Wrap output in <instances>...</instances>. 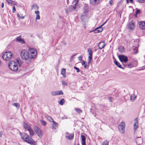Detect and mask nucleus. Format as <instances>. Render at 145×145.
<instances>
[{
    "mask_svg": "<svg viewBox=\"0 0 145 145\" xmlns=\"http://www.w3.org/2000/svg\"><path fill=\"white\" fill-rule=\"evenodd\" d=\"M65 72H66V69L64 68L61 71V74L65 77L66 76L65 75Z\"/></svg>",
    "mask_w": 145,
    "mask_h": 145,
    "instance_id": "27",
    "label": "nucleus"
},
{
    "mask_svg": "<svg viewBox=\"0 0 145 145\" xmlns=\"http://www.w3.org/2000/svg\"><path fill=\"white\" fill-rule=\"evenodd\" d=\"M16 8H15V7L14 6L13 7V8H12V12L13 13H14L15 12V11H16Z\"/></svg>",
    "mask_w": 145,
    "mask_h": 145,
    "instance_id": "52",
    "label": "nucleus"
},
{
    "mask_svg": "<svg viewBox=\"0 0 145 145\" xmlns=\"http://www.w3.org/2000/svg\"><path fill=\"white\" fill-rule=\"evenodd\" d=\"M40 18V17L39 15V14L37 15V16L36 18V20H39Z\"/></svg>",
    "mask_w": 145,
    "mask_h": 145,
    "instance_id": "53",
    "label": "nucleus"
},
{
    "mask_svg": "<svg viewBox=\"0 0 145 145\" xmlns=\"http://www.w3.org/2000/svg\"><path fill=\"white\" fill-rule=\"evenodd\" d=\"M140 3H145V0H137Z\"/></svg>",
    "mask_w": 145,
    "mask_h": 145,
    "instance_id": "50",
    "label": "nucleus"
},
{
    "mask_svg": "<svg viewBox=\"0 0 145 145\" xmlns=\"http://www.w3.org/2000/svg\"><path fill=\"white\" fill-rule=\"evenodd\" d=\"M62 83L63 85H65L66 86H67L68 85L67 83L64 81H62Z\"/></svg>",
    "mask_w": 145,
    "mask_h": 145,
    "instance_id": "48",
    "label": "nucleus"
},
{
    "mask_svg": "<svg viewBox=\"0 0 145 145\" xmlns=\"http://www.w3.org/2000/svg\"><path fill=\"white\" fill-rule=\"evenodd\" d=\"M140 12V10L138 9H136V12L135 13L136 16L137 14H139Z\"/></svg>",
    "mask_w": 145,
    "mask_h": 145,
    "instance_id": "47",
    "label": "nucleus"
},
{
    "mask_svg": "<svg viewBox=\"0 0 145 145\" xmlns=\"http://www.w3.org/2000/svg\"><path fill=\"white\" fill-rule=\"evenodd\" d=\"M4 6V3L3 2L1 3V7L2 8H3Z\"/></svg>",
    "mask_w": 145,
    "mask_h": 145,
    "instance_id": "59",
    "label": "nucleus"
},
{
    "mask_svg": "<svg viewBox=\"0 0 145 145\" xmlns=\"http://www.w3.org/2000/svg\"><path fill=\"white\" fill-rule=\"evenodd\" d=\"M6 56L7 57V60H9L10 59L12 58L13 55L11 52H5Z\"/></svg>",
    "mask_w": 145,
    "mask_h": 145,
    "instance_id": "10",
    "label": "nucleus"
},
{
    "mask_svg": "<svg viewBox=\"0 0 145 145\" xmlns=\"http://www.w3.org/2000/svg\"><path fill=\"white\" fill-rule=\"evenodd\" d=\"M99 28L97 27V28L95 29H94L93 30L91 31V32L93 31L94 33H100L101 32V30L100 31V30H99L98 29ZM100 30H101V29H100Z\"/></svg>",
    "mask_w": 145,
    "mask_h": 145,
    "instance_id": "28",
    "label": "nucleus"
},
{
    "mask_svg": "<svg viewBox=\"0 0 145 145\" xmlns=\"http://www.w3.org/2000/svg\"><path fill=\"white\" fill-rule=\"evenodd\" d=\"M129 1L128 0H126V3L127 4H128L129 3Z\"/></svg>",
    "mask_w": 145,
    "mask_h": 145,
    "instance_id": "63",
    "label": "nucleus"
},
{
    "mask_svg": "<svg viewBox=\"0 0 145 145\" xmlns=\"http://www.w3.org/2000/svg\"><path fill=\"white\" fill-rule=\"evenodd\" d=\"M82 65H84L85 64V62L84 60H82Z\"/></svg>",
    "mask_w": 145,
    "mask_h": 145,
    "instance_id": "56",
    "label": "nucleus"
},
{
    "mask_svg": "<svg viewBox=\"0 0 145 145\" xmlns=\"http://www.w3.org/2000/svg\"><path fill=\"white\" fill-rule=\"evenodd\" d=\"M119 51L121 53H123L124 52V48L123 47H120L119 48Z\"/></svg>",
    "mask_w": 145,
    "mask_h": 145,
    "instance_id": "33",
    "label": "nucleus"
},
{
    "mask_svg": "<svg viewBox=\"0 0 145 145\" xmlns=\"http://www.w3.org/2000/svg\"><path fill=\"white\" fill-rule=\"evenodd\" d=\"M118 57L120 61L122 62L126 63L128 60L127 56H125L124 55H119Z\"/></svg>",
    "mask_w": 145,
    "mask_h": 145,
    "instance_id": "4",
    "label": "nucleus"
},
{
    "mask_svg": "<svg viewBox=\"0 0 145 145\" xmlns=\"http://www.w3.org/2000/svg\"><path fill=\"white\" fill-rule=\"evenodd\" d=\"M27 139H26L25 140L27 142L31 145H36V142L31 137L29 138V136L28 138H27Z\"/></svg>",
    "mask_w": 145,
    "mask_h": 145,
    "instance_id": "6",
    "label": "nucleus"
},
{
    "mask_svg": "<svg viewBox=\"0 0 145 145\" xmlns=\"http://www.w3.org/2000/svg\"><path fill=\"white\" fill-rule=\"evenodd\" d=\"M114 63L118 67L121 69H123V68L122 67L121 65L120 64V63L116 60L114 61Z\"/></svg>",
    "mask_w": 145,
    "mask_h": 145,
    "instance_id": "22",
    "label": "nucleus"
},
{
    "mask_svg": "<svg viewBox=\"0 0 145 145\" xmlns=\"http://www.w3.org/2000/svg\"><path fill=\"white\" fill-rule=\"evenodd\" d=\"M30 53V59H35L36 56L37 54V51L36 49L32 48H29L28 49Z\"/></svg>",
    "mask_w": 145,
    "mask_h": 145,
    "instance_id": "2",
    "label": "nucleus"
},
{
    "mask_svg": "<svg viewBox=\"0 0 145 145\" xmlns=\"http://www.w3.org/2000/svg\"><path fill=\"white\" fill-rule=\"evenodd\" d=\"M75 110L77 112L79 113H81L82 112V111L79 109L76 108Z\"/></svg>",
    "mask_w": 145,
    "mask_h": 145,
    "instance_id": "45",
    "label": "nucleus"
},
{
    "mask_svg": "<svg viewBox=\"0 0 145 145\" xmlns=\"http://www.w3.org/2000/svg\"><path fill=\"white\" fill-rule=\"evenodd\" d=\"M107 20L101 26L97 27L99 28L98 29L99 30L101 31L100 29H101V32L103 30V27H102V26H103L106 24V23L107 22Z\"/></svg>",
    "mask_w": 145,
    "mask_h": 145,
    "instance_id": "25",
    "label": "nucleus"
},
{
    "mask_svg": "<svg viewBox=\"0 0 145 145\" xmlns=\"http://www.w3.org/2000/svg\"><path fill=\"white\" fill-rule=\"evenodd\" d=\"M74 68L75 69H76L77 70L76 72H80V70L79 68L77 67H74Z\"/></svg>",
    "mask_w": 145,
    "mask_h": 145,
    "instance_id": "49",
    "label": "nucleus"
},
{
    "mask_svg": "<svg viewBox=\"0 0 145 145\" xmlns=\"http://www.w3.org/2000/svg\"><path fill=\"white\" fill-rule=\"evenodd\" d=\"M108 100H109L110 102L112 101V97H108Z\"/></svg>",
    "mask_w": 145,
    "mask_h": 145,
    "instance_id": "57",
    "label": "nucleus"
},
{
    "mask_svg": "<svg viewBox=\"0 0 145 145\" xmlns=\"http://www.w3.org/2000/svg\"><path fill=\"white\" fill-rule=\"evenodd\" d=\"M88 14H84V13H83L81 16V19L82 21H85L86 19L87 16L86 15Z\"/></svg>",
    "mask_w": 145,
    "mask_h": 145,
    "instance_id": "20",
    "label": "nucleus"
},
{
    "mask_svg": "<svg viewBox=\"0 0 145 145\" xmlns=\"http://www.w3.org/2000/svg\"><path fill=\"white\" fill-rule=\"evenodd\" d=\"M21 37V35H20L19 37H17L16 38V41L22 44H24L25 43V41L24 39L22 38Z\"/></svg>",
    "mask_w": 145,
    "mask_h": 145,
    "instance_id": "9",
    "label": "nucleus"
},
{
    "mask_svg": "<svg viewBox=\"0 0 145 145\" xmlns=\"http://www.w3.org/2000/svg\"><path fill=\"white\" fill-rule=\"evenodd\" d=\"M2 57L4 60L8 61V60H7V57L6 56V55L5 53L3 55Z\"/></svg>",
    "mask_w": 145,
    "mask_h": 145,
    "instance_id": "36",
    "label": "nucleus"
},
{
    "mask_svg": "<svg viewBox=\"0 0 145 145\" xmlns=\"http://www.w3.org/2000/svg\"><path fill=\"white\" fill-rule=\"evenodd\" d=\"M8 3V4H10L12 5H16L15 3V2L12 0H5Z\"/></svg>",
    "mask_w": 145,
    "mask_h": 145,
    "instance_id": "26",
    "label": "nucleus"
},
{
    "mask_svg": "<svg viewBox=\"0 0 145 145\" xmlns=\"http://www.w3.org/2000/svg\"><path fill=\"white\" fill-rule=\"evenodd\" d=\"M53 124L52 125V127L54 129H56L58 127V124L57 123L53 121Z\"/></svg>",
    "mask_w": 145,
    "mask_h": 145,
    "instance_id": "24",
    "label": "nucleus"
},
{
    "mask_svg": "<svg viewBox=\"0 0 145 145\" xmlns=\"http://www.w3.org/2000/svg\"><path fill=\"white\" fill-rule=\"evenodd\" d=\"M82 57H83V56H80L78 57V59L80 61H81L82 60Z\"/></svg>",
    "mask_w": 145,
    "mask_h": 145,
    "instance_id": "51",
    "label": "nucleus"
},
{
    "mask_svg": "<svg viewBox=\"0 0 145 145\" xmlns=\"http://www.w3.org/2000/svg\"><path fill=\"white\" fill-rule=\"evenodd\" d=\"M139 28L141 29H145V22H139Z\"/></svg>",
    "mask_w": 145,
    "mask_h": 145,
    "instance_id": "14",
    "label": "nucleus"
},
{
    "mask_svg": "<svg viewBox=\"0 0 145 145\" xmlns=\"http://www.w3.org/2000/svg\"><path fill=\"white\" fill-rule=\"evenodd\" d=\"M32 7L36 10H37L39 9V7L36 4H33L32 5Z\"/></svg>",
    "mask_w": 145,
    "mask_h": 145,
    "instance_id": "31",
    "label": "nucleus"
},
{
    "mask_svg": "<svg viewBox=\"0 0 145 145\" xmlns=\"http://www.w3.org/2000/svg\"><path fill=\"white\" fill-rule=\"evenodd\" d=\"M3 134V132L2 131L0 132V137H2V135Z\"/></svg>",
    "mask_w": 145,
    "mask_h": 145,
    "instance_id": "60",
    "label": "nucleus"
},
{
    "mask_svg": "<svg viewBox=\"0 0 145 145\" xmlns=\"http://www.w3.org/2000/svg\"><path fill=\"white\" fill-rule=\"evenodd\" d=\"M78 0H77L76 3L73 5H72L69 7L68 8L69 12H71L74 10L76 8V5L78 2Z\"/></svg>",
    "mask_w": 145,
    "mask_h": 145,
    "instance_id": "8",
    "label": "nucleus"
},
{
    "mask_svg": "<svg viewBox=\"0 0 145 145\" xmlns=\"http://www.w3.org/2000/svg\"><path fill=\"white\" fill-rule=\"evenodd\" d=\"M17 16L19 18L21 19H23L24 18L25 16H20V14L18 13L17 14Z\"/></svg>",
    "mask_w": 145,
    "mask_h": 145,
    "instance_id": "43",
    "label": "nucleus"
},
{
    "mask_svg": "<svg viewBox=\"0 0 145 145\" xmlns=\"http://www.w3.org/2000/svg\"><path fill=\"white\" fill-rule=\"evenodd\" d=\"M2 63V62L1 61V60H0V66L1 65Z\"/></svg>",
    "mask_w": 145,
    "mask_h": 145,
    "instance_id": "64",
    "label": "nucleus"
},
{
    "mask_svg": "<svg viewBox=\"0 0 145 145\" xmlns=\"http://www.w3.org/2000/svg\"><path fill=\"white\" fill-rule=\"evenodd\" d=\"M74 137V133H72L68 135H66L65 138L71 140Z\"/></svg>",
    "mask_w": 145,
    "mask_h": 145,
    "instance_id": "19",
    "label": "nucleus"
},
{
    "mask_svg": "<svg viewBox=\"0 0 145 145\" xmlns=\"http://www.w3.org/2000/svg\"><path fill=\"white\" fill-rule=\"evenodd\" d=\"M17 63H18V64H19V66L20 67L21 66L22 63V62L21 60H20V59H18L17 60Z\"/></svg>",
    "mask_w": 145,
    "mask_h": 145,
    "instance_id": "39",
    "label": "nucleus"
},
{
    "mask_svg": "<svg viewBox=\"0 0 145 145\" xmlns=\"http://www.w3.org/2000/svg\"><path fill=\"white\" fill-rule=\"evenodd\" d=\"M135 121L136 122V123H134V125L135 126V127H134V128L135 129H136L138 127L137 125L138 124V123L137 122V118H136L135 119Z\"/></svg>",
    "mask_w": 145,
    "mask_h": 145,
    "instance_id": "35",
    "label": "nucleus"
},
{
    "mask_svg": "<svg viewBox=\"0 0 145 145\" xmlns=\"http://www.w3.org/2000/svg\"><path fill=\"white\" fill-rule=\"evenodd\" d=\"M133 49L134 51V53L135 54H136L137 53V52H138V49L136 47H134V46H133Z\"/></svg>",
    "mask_w": 145,
    "mask_h": 145,
    "instance_id": "34",
    "label": "nucleus"
},
{
    "mask_svg": "<svg viewBox=\"0 0 145 145\" xmlns=\"http://www.w3.org/2000/svg\"><path fill=\"white\" fill-rule=\"evenodd\" d=\"M65 102V101L63 99H61L59 102V103L61 105H63Z\"/></svg>",
    "mask_w": 145,
    "mask_h": 145,
    "instance_id": "37",
    "label": "nucleus"
},
{
    "mask_svg": "<svg viewBox=\"0 0 145 145\" xmlns=\"http://www.w3.org/2000/svg\"><path fill=\"white\" fill-rule=\"evenodd\" d=\"M81 143L82 145H86V138L84 135H81Z\"/></svg>",
    "mask_w": 145,
    "mask_h": 145,
    "instance_id": "12",
    "label": "nucleus"
},
{
    "mask_svg": "<svg viewBox=\"0 0 145 145\" xmlns=\"http://www.w3.org/2000/svg\"><path fill=\"white\" fill-rule=\"evenodd\" d=\"M84 67L85 69L87 68V65H86L85 64V65H84Z\"/></svg>",
    "mask_w": 145,
    "mask_h": 145,
    "instance_id": "61",
    "label": "nucleus"
},
{
    "mask_svg": "<svg viewBox=\"0 0 145 145\" xmlns=\"http://www.w3.org/2000/svg\"><path fill=\"white\" fill-rule=\"evenodd\" d=\"M99 2V0H90V3L92 5L98 4Z\"/></svg>",
    "mask_w": 145,
    "mask_h": 145,
    "instance_id": "21",
    "label": "nucleus"
},
{
    "mask_svg": "<svg viewBox=\"0 0 145 145\" xmlns=\"http://www.w3.org/2000/svg\"><path fill=\"white\" fill-rule=\"evenodd\" d=\"M46 117L47 118V119L50 121L52 122H53V121H54V120L51 117L48 115H47L46 116Z\"/></svg>",
    "mask_w": 145,
    "mask_h": 145,
    "instance_id": "29",
    "label": "nucleus"
},
{
    "mask_svg": "<svg viewBox=\"0 0 145 145\" xmlns=\"http://www.w3.org/2000/svg\"><path fill=\"white\" fill-rule=\"evenodd\" d=\"M23 127L27 131H28L30 129H31L30 126L27 123L24 122L23 123Z\"/></svg>",
    "mask_w": 145,
    "mask_h": 145,
    "instance_id": "18",
    "label": "nucleus"
},
{
    "mask_svg": "<svg viewBox=\"0 0 145 145\" xmlns=\"http://www.w3.org/2000/svg\"><path fill=\"white\" fill-rule=\"evenodd\" d=\"M15 62L14 61H9L8 63V66L9 68L11 70H12L13 66L15 65Z\"/></svg>",
    "mask_w": 145,
    "mask_h": 145,
    "instance_id": "11",
    "label": "nucleus"
},
{
    "mask_svg": "<svg viewBox=\"0 0 145 145\" xmlns=\"http://www.w3.org/2000/svg\"><path fill=\"white\" fill-rule=\"evenodd\" d=\"M13 67V68H12V71H16L18 70V67L16 63H15V65H14Z\"/></svg>",
    "mask_w": 145,
    "mask_h": 145,
    "instance_id": "23",
    "label": "nucleus"
},
{
    "mask_svg": "<svg viewBox=\"0 0 145 145\" xmlns=\"http://www.w3.org/2000/svg\"><path fill=\"white\" fill-rule=\"evenodd\" d=\"M57 95H63V92L62 91V90H60L59 91H57Z\"/></svg>",
    "mask_w": 145,
    "mask_h": 145,
    "instance_id": "41",
    "label": "nucleus"
},
{
    "mask_svg": "<svg viewBox=\"0 0 145 145\" xmlns=\"http://www.w3.org/2000/svg\"><path fill=\"white\" fill-rule=\"evenodd\" d=\"M28 131H29V134L31 136H32L33 135L34 132L31 129Z\"/></svg>",
    "mask_w": 145,
    "mask_h": 145,
    "instance_id": "32",
    "label": "nucleus"
},
{
    "mask_svg": "<svg viewBox=\"0 0 145 145\" xmlns=\"http://www.w3.org/2000/svg\"><path fill=\"white\" fill-rule=\"evenodd\" d=\"M101 108L103 109V110H105L106 109V107L104 105H102L101 106Z\"/></svg>",
    "mask_w": 145,
    "mask_h": 145,
    "instance_id": "46",
    "label": "nucleus"
},
{
    "mask_svg": "<svg viewBox=\"0 0 145 145\" xmlns=\"http://www.w3.org/2000/svg\"><path fill=\"white\" fill-rule=\"evenodd\" d=\"M35 129V132H36L37 135L40 138H41L42 135V132L41 129L37 127H36Z\"/></svg>",
    "mask_w": 145,
    "mask_h": 145,
    "instance_id": "7",
    "label": "nucleus"
},
{
    "mask_svg": "<svg viewBox=\"0 0 145 145\" xmlns=\"http://www.w3.org/2000/svg\"><path fill=\"white\" fill-rule=\"evenodd\" d=\"M13 106H15L17 109H18L20 107V105L19 103H15L12 104Z\"/></svg>",
    "mask_w": 145,
    "mask_h": 145,
    "instance_id": "30",
    "label": "nucleus"
},
{
    "mask_svg": "<svg viewBox=\"0 0 145 145\" xmlns=\"http://www.w3.org/2000/svg\"><path fill=\"white\" fill-rule=\"evenodd\" d=\"M35 13L37 15L39 14V10L35 11Z\"/></svg>",
    "mask_w": 145,
    "mask_h": 145,
    "instance_id": "54",
    "label": "nucleus"
},
{
    "mask_svg": "<svg viewBox=\"0 0 145 145\" xmlns=\"http://www.w3.org/2000/svg\"><path fill=\"white\" fill-rule=\"evenodd\" d=\"M105 46V42L103 41L100 42L98 44L97 46L100 49H102Z\"/></svg>",
    "mask_w": 145,
    "mask_h": 145,
    "instance_id": "16",
    "label": "nucleus"
},
{
    "mask_svg": "<svg viewBox=\"0 0 145 145\" xmlns=\"http://www.w3.org/2000/svg\"><path fill=\"white\" fill-rule=\"evenodd\" d=\"M131 3H133V0H129Z\"/></svg>",
    "mask_w": 145,
    "mask_h": 145,
    "instance_id": "62",
    "label": "nucleus"
},
{
    "mask_svg": "<svg viewBox=\"0 0 145 145\" xmlns=\"http://www.w3.org/2000/svg\"><path fill=\"white\" fill-rule=\"evenodd\" d=\"M125 123L124 122H121L118 126L119 131L122 133H124L125 131Z\"/></svg>",
    "mask_w": 145,
    "mask_h": 145,
    "instance_id": "3",
    "label": "nucleus"
},
{
    "mask_svg": "<svg viewBox=\"0 0 145 145\" xmlns=\"http://www.w3.org/2000/svg\"><path fill=\"white\" fill-rule=\"evenodd\" d=\"M113 1L112 0H110L109 1V3L110 5H113Z\"/></svg>",
    "mask_w": 145,
    "mask_h": 145,
    "instance_id": "55",
    "label": "nucleus"
},
{
    "mask_svg": "<svg viewBox=\"0 0 145 145\" xmlns=\"http://www.w3.org/2000/svg\"><path fill=\"white\" fill-rule=\"evenodd\" d=\"M51 94L53 96H56L57 95V91H53L51 92Z\"/></svg>",
    "mask_w": 145,
    "mask_h": 145,
    "instance_id": "42",
    "label": "nucleus"
},
{
    "mask_svg": "<svg viewBox=\"0 0 145 145\" xmlns=\"http://www.w3.org/2000/svg\"><path fill=\"white\" fill-rule=\"evenodd\" d=\"M88 52L89 53V54L88 63L89 64L92 59V54L93 52L92 51L91 48H89L88 49Z\"/></svg>",
    "mask_w": 145,
    "mask_h": 145,
    "instance_id": "5",
    "label": "nucleus"
},
{
    "mask_svg": "<svg viewBox=\"0 0 145 145\" xmlns=\"http://www.w3.org/2000/svg\"><path fill=\"white\" fill-rule=\"evenodd\" d=\"M65 12H66V13L67 14L68 13V11H69V10H68H68H67V9H65Z\"/></svg>",
    "mask_w": 145,
    "mask_h": 145,
    "instance_id": "58",
    "label": "nucleus"
},
{
    "mask_svg": "<svg viewBox=\"0 0 145 145\" xmlns=\"http://www.w3.org/2000/svg\"><path fill=\"white\" fill-rule=\"evenodd\" d=\"M102 145H108V142L107 140H105L103 142Z\"/></svg>",
    "mask_w": 145,
    "mask_h": 145,
    "instance_id": "40",
    "label": "nucleus"
},
{
    "mask_svg": "<svg viewBox=\"0 0 145 145\" xmlns=\"http://www.w3.org/2000/svg\"><path fill=\"white\" fill-rule=\"evenodd\" d=\"M21 58L25 60V63L27 64H29L31 62V59H30L29 53L27 50L24 49L22 50L20 53Z\"/></svg>",
    "mask_w": 145,
    "mask_h": 145,
    "instance_id": "1",
    "label": "nucleus"
},
{
    "mask_svg": "<svg viewBox=\"0 0 145 145\" xmlns=\"http://www.w3.org/2000/svg\"><path fill=\"white\" fill-rule=\"evenodd\" d=\"M84 12L83 13L84 14H88L89 10L88 9V5L87 4H85L84 8Z\"/></svg>",
    "mask_w": 145,
    "mask_h": 145,
    "instance_id": "15",
    "label": "nucleus"
},
{
    "mask_svg": "<svg viewBox=\"0 0 145 145\" xmlns=\"http://www.w3.org/2000/svg\"><path fill=\"white\" fill-rule=\"evenodd\" d=\"M133 20L131 21V22H129L128 25V27L129 29L132 30L135 27V25L133 22H132Z\"/></svg>",
    "mask_w": 145,
    "mask_h": 145,
    "instance_id": "13",
    "label": "nucleus"
},
{
    "mask_svg": "<svg viewBox=\"0 0 145 145\" xmlns=\"http://www.w3.org/2000/svg\"><path fill=\"white\" fill-rule=\"evenodd\" d=\"M22 138L24 140L27 139V138L28 137V135L25 133H22L20 134Z\"/></svg>",
    "mask_w": 145,
    "mask_h": 145,
    "instance_id": "17",
    "label": "nucleus"
},
{
    "mask_svg": "<svg viewBox=\"0 0 145 145\" xmlns=\"http://www.w3.org/2000/svg\"><path fill=\"white\" fill-rule=\"evenodd\" d=\"M127 67L128 68H131L133 67V65L131 63H130L127 65Z\"/></svg>",
    "mask_w": 145,
    "mask_h": 145,
    "instance_id": "44",
    "label": "nucleus"
},
{
    "mask_svg": "<svg viewBox=\"0 0 145 145\" xmlns=\"http://www.w3.org/2000/svg\"><path fill=\"white\" fill-rule=\"evenodd\" d=\"M40 121L41 124L43 126H45L46 125V123L45 121L41 120H40Z\"/></svg>",
    "mask_w": 145,
    "mask_h": 145,
    "instance_id": "38",
    "label": "nucleus"
}]
</instances>
